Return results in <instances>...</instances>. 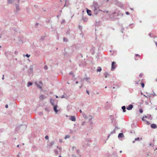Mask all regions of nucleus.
Wrapping results in <instances>:
<instances>
[{
	"label": "nucleus",
	"instance_id": "f257e3e1",
	"mask_svg": "<svg viewBox=\"0 0 157 157\" xmlns=\"http://www.w3.org/2000/svg\"><path fill=\"white\" fill-rule=\"evenodd\" d=\"M91 8L95 14H97L99 11H101L99 9V5L96 2H94L93 3V4Z\"/></svg>",
	"mask_w": 157,
	"mask_h": 157
},
{
	"label": "nucleus",
	"instance_id": "f03ea898",
	"mask_svg": "<svg viewBox=\"0 0 157 157\" xmlns=\"http://www.w3.org/2000/svg\"><path fill=\"white\" fill-rule=\"evenodd\" d=\"M51 103L54 106L53 109L54 110V111L56 113H57L58 112V110L57 109V105H54V103H53L52 102V99H51L50 100Z\"/></svg>",
	"mask_w": 157,
	"mask_h": 157
},
{
	"label": "nucleus",
	"instance_id": "7ed1b4c3",
	"mask_svg": "<svg viewBox=\"0 0 157 157\" xmlns=\"http://www.w3.org/2000/svg\"><path fill=\"white\" fill-rule=\"evenodd\" d=\"M116 67V63L114 61L112 63L111 70L113 71L115 68Z\"/></svg>",
	"mask_w": 157,
	"mask_h": 157
},
{
	"label": "nucleus",
	"instance_id": "20e7f679",
	"mask_svg": "<svg viewBox=\"0 0 157 157\" xmlns=\"http://www.w3.org/2000/svg\"><path fill=\"white\" fill-rule=\"evenodd\" d=\"M38 83H39V84H38L36 82V84L37 85V86L39 88H40V89H42V87L40 86L41 85H42V82H39Z\"/></svg>",
	"mask_w": 157,
	"mask_h": 157
},
{
	"label": "nucleus",
	"instance_id": "39448f33",
	"mask_svg": "<svg viewBox=\"0 0 157 157\" xmlns=\"http://www.w3.org/2000/svg\"><path fill=\"white\" fill-rule=\"evenodd\" d=\"M133 107V105H130L127 107V109L128 110H131L132 109Z\"/></svg>",
	"mask_w": 157,
	"mask_h": 157
},
{
	"label": "nucleus",
	"instance_id": "423d86ee",
	"mask_svg": "<svg viewBox=\"0 0 157 157\" xmlns=\"http://www.w3.org/2000/svg\"><path fill=\"white\" fill-rule=\"evenodd\" d=\"M70 120L73 121H76V118L75 116H71L70 117Z\"/></svg>",
	"mask_w": 157,
	"mask_h": 157
},
{
	"label": "nucleus",
	"instance_id": "0eeeda50",
	"mask_svg": "<svg viewBox=\"0 0 157 157\" xmlns=\"http://www.w3.org/2000/svg\"><path fill=\"white\" fill-rule=\"evenodd\" d=\"M151 128H155L157 127L156 125L155 124H152L151 126Z\"/></svg>",
	"mask_w": 157,
	"mask_h": 157
},
{
	"label": "nucleus",
	"instance_id": "6e6552de",
	"mask_svg": "<svg viewBox=\"0 0 157 157\" xmlns=\"http://www.w3.org/2000/svg\"><path fill=\"white\" fill-rule=\"evenodd\" d=\"M86 11L88 15H89V16L91 15V11L90 10L87 9Z\"/></svg>",
	"mask_w": 157,
	"mask_h": 157
},
{
	"label": "nucleus",
	"instance_id": "1a4fd4ad",
	"mask_svg": "<svg viewBox=\"0 0 157 157\" xmlns=\"http://www.w3.org/2000/svg\"><path fill=\"white\" fill-rule=\"evenodd\" d=\"M45 98V97L43 95H42L40 96V99L41 100H43Z\"/></svg>",
	"mask_w": 157,
	"mask_h": 157
},
{
	"label": "nucleus",
	"instance_id": "9d476101",
	"mask_svg": "<svg viewBox=\"0 0 157 157\" xmlns=\"http://www.w3.org/2000/svg\"><path fill=\"white\" fill-rule=\"evenodd\" d=\"M118 137H123L124 136V135L122 133H120L118 135Z\"/></svg>",
	"mask_w": 157,
	"mask_h": 157
},
{
	"label": "nucleus",
	"instance_id": "9b49d317",
	"mask_svg": "<svg viewBox=\"0 0 157 157\" xmlns=\"http://www.w3.org/2000/svg\"><path fill=\"white\" fill-rule=\"evenodd\" d=\"M122 109H123V112H125L126 111V107L125 106H124L122 107Z\"/></svg>",
	"mask_w": 157,
	"mask_h": 157
},
{
	"label": "nucleus",
	"instance_id": "f8f14e48",
	"mask_svg": "<svg viewBox=\"0 0 157 157\" xmlns=\"http://www.w3.org/2000/svg\"><path fill=\"white\" fill-rule=\"evenodd\" d=\"M101 68L100 67H98V68L97 70V71L98 72L99 71V72H100L101 71Z\"/></svg>",
	"mask_w": 157,
	"mask_h": 157
},
{
	"label": "nucleus",
	"instance_id": "ddd939ff",
	"mask_svg": "<svg viewBox=\"0 0 157 157\" xmlns=\"http://www.w3.org/2000/svg\"><path fill=\"white\" fill-rule=\"evenodd\" d=\"M54 153L56 155H57L58 154V151L57 150H56L54 151Z\"/></svg>",
	"mask_w": 157,
	"mask_h": 157
},
{
	"label": "nucleus",
	"instance_id": "4468645a",
	"mask_svg": "<svg viewBox=\"0 0 157 157\" xmlns=\"http://www.w3.org/2000/svg\"><path fill=\"white\" fill-rule=\"evenodd\" d=\"M147 118V117L146 116H144L142 120L144 121H146V120H145V118Z\"/></svg>",
	"mask_w": 157,
	"mask_h": 157
},
{
	"label": "nucleus",
	"instance_id": "2eb2a0df",
	"mask_svg": "<svg viewBox=\"0 0 157 157\" xmlns=\"http://www.w3.org/2000/svg\"><path fill=\"white\" fill-rule=\"evenodd\" d=\"M32 85V83L31 82H29L28 83V86H31Z\"/></svg>",
	"mask_w": 157,
	"mask_h": 157
},
{
	"label": "nucleus",
	"instance_id": "dca6fc26",
	"mask_svg": "<svg viewBox=\"0 0 157 157\" xmlns=\"http://www.w3.org/2000/svg\"><path fill=\"white\" fill-rule=\"evenodd\" d=\"M70 137V136L69 135H67L65 136V139H66L67 138H69Z\"/></svg>",
	"mask_w": 157,
	"mask_h": 157
},
{
	"label": "nucleus",
	"instance_id": "f3484780",
	"mask_svg": "<svg viewBox=\"0 0 157 157\" xmlns=\"http://www.w3.org/2000/svg\"><path fill=\"white\" fill-rule=\"evenodd\" d=\"M141 86H142V88H144V83H141Z\"/></svg>",
	"mask_w": 157,
	"mask_h": 157
},
{
	"label": "nucleus",
	"instance_id": "a211bd4d",
	"mask_svg": "<svg viewBox=\"0 0 157 157\" xmlns=\"http://www.w3.org/2000/svg\"><path fill=\"white\" fill-rule=\"evenodd\" d=\"M139 112L140 113H142L143 112V110L142 109H140L139 110Z\"/></svg>",
	"mask_w": 157,
	"mask_h": 157
},
{
	"label": "nucleus",
	"instance_id": "6ab92c4d",
	"mask_svg": "<svg viewBox=\"0 0 157 157\" xmlns=\"http://www.w3.org/2000/svg\"><path fill=\"white\" fill-rule=\"evenodd\" d=\"M45 139L46 140H48V136H46L45 137Z\"/></svg>",
	"mask_w": 157,
	"mask_h": 157
},
{
	"label": "nucleus",
	"instance_id": "aec40b11",
	"mask_svg": "<svg viewBox=\"0 0 157 157\" xmlns=\"http://www.w3.org/2000/svg\"><path fill=\"white\" fill-rule=\"evenodd\" d=\"M135 56L136 57V56H138L139 57V58L140 57V56L138 54H136L135 55Z\"/></svg>",
	"mask_w": 157,
	"mask_h": 157
},
{
	"label": "nucleus",
	"instance_id": "412c9836",
	"mask_svg": "<svg viewBox=\"0 0 157 157\" xmlns=\"http://www.w3.org/2000/svg\"><path fill=\"white\" fill-rule=\"evenodd\" d=\"M26 56H27L28 57H29L30 56V55H28V54H27L26 55Z\"/></svg>",
	"mask_w": 157,
	"mask_h": 157
},
{
	"label": "nucleus",
	"instance_id": "4be33fe9",
	"mask_svg": "<svg viewBox=\"0 0 157 157\" xmlns=\"http://www.w3.org/2000/svg\"><path fill=\"white\" fill-rule=\"evenodd\" d=\"M44 68L45 69H48V67L47 66H45L44 67Z\"/></svg>",
	"mask_w": 157,
	"mask_h": 157
},
{
	"label": "nucleus",
	"instance_id": "5701e85b",
	"mask_svg": "<svg viewBox=\"0 0 157 157\" xmlns=\"http://www.w3.org/2000/svg\"><path fill=\"white\" fill-rule=\"evenodd\" d=\"M50 144H51V145L52 146V145H53L54 144V143L53 142H51L50 143Z\"/></svg>",
	"mask_w": 157,
	"mask_h": 157
},
{
	"label": "nucleus",
	"instance_id": "b1692460",
	"mask_svg": "<svg viewBox=\"0 0 157 157\" xmlns=\"http://www.w3.org/2000/svg\"><path fill=\"white\" fill-rule=\"evenodd\" d=\"M8 105H6L5 106V107L6 108H8Z\"/></svg>",
	"mask_w": 157,
	"mask_h": 157
},
{
	"label": "nucleus",
	"instance_id": "393cba45",
	"mask_svg": "<svg viewBox=\"0 0 157 157\" xmlns=\"http://www.w3.org/2000/svg\"><path fill=\"white\" fill-rule=\"evenodd\" d=\"M139 139V138H137L136 139H135V140H138Z\"/></svg>",
	"mask_w": 157,
	"mask_h": 157
},
{
	"label": "nucleus",
	"instance_id": "a878e982",
	"mask_svg": "<svg viewBox=\"0 0 157 157\" xmlns=\"http://www.w3.org/2000/svg\"><path fill=\"white\" fill-rule=\"evenodd\" d=\"M86 92L88 94H89V92L88 90H86Z\"/></svg>",
	"mask_w": 157,
	"mask_h": 157
},
{
	"label": "nucleus",
	"instance_id": "bb28decb",
	"mask_svg": "<svg viewBox=\"0 0 157 157\" xmlns=\"http://www.w3.org/2000/svg\"><path fill=\"white\" fill-rule=\"evenodd\" d=\"M126 13L127 15H128L129 14V13L128 12H126Z\"/></svg>",
	"mask_w": 157,
	"mask_h": 157
},
{
	"label": "nucleus",
	"instance_id": "cd10ccee",
	"mask_svg": "<svg viewBox=\"0 0 157 157\" xmlns=\"http://www.w3.org/2000/svg\"><path fill=\"white\" fill-rule=\"evenodd\" d=\"M8 1L10 3L11 2V1H10V0H8Z\"/></svg>",
	"mask_w": 157,
	"mask_h": 157
},
{
	"label": "nucleus",
	"instance_id": "c85d7f7f",
	"mask_svg": "<svg viewBox=\"0 0 157 157\" xmlns=\"http://www.w3.org/2000/svg\"><path fill=\"white\" fill-rule=\"evenodd\" d=\"M64 97V96H62L61 97V98H63Z\"/></svg>",
	"mask_w": 157,
	"mask_h": 157
},
{
	"label": "nucleus",
	"instance_id": "c756f323",
	"mask_svg": "<svg viewBox=\"0 0 157 157\" xmlns=\"http://www.w3.org/2000/svg\"><path fill=\"white\" fill-rule=\"evenodd\" d=\"M155 44H156V46L157 47V43L156 42H155Z\"/></svg>",
	"mask_w": 157,
	"mask_h": 157
},
{
	"label": "nucleus",
	"instance_id": "7c9ffc66",
	"mask_svg": "<svg viewBox=\"0 0 157 157\" xmlns=\"http://www.w3.org/2000/svg\"><path fill=\"white\" fill-rule=\"evenodd\" d=\"M79 112L81 113H82V111L81 110H80V111H79Z\"/></svg>",
	"mask_w": 157,
	"mask_h": 157
},
{
	"label": "nucleus",
	"instance_id": "2f4dec72",
	"mask_svg": "<svg viewBox=\"0 0 157 157\" xmlns=\"http://www.w3.org/2000/svg\"><path fill=\"white\" fill-rule=\"evenodd\" d=\"M146 122H147V123L148 124H149V122H148V121H146Z\"/></svg>",
	"mask_w": 157,
	"mask_h": 157
},
{
	"label": "nucleus",
	"instance_id": "473e14b6",
	"mask_svg": "<svg viewBox=\"0 0 157 157\" xmlns=\"http://www.w3.org/2000/svg\"><path fill=\"white\" fill-rule=\"evenodd\" d=\"M70 74L71 75H72V74H73V73L72 72H70Z\"/></svg>",
	"mask_w": 157,
	"mask_h": 157
},
{
	"label": "nucleus",
	"instance_id": "72a5a7b5",
	"mask_svg": "<svg viewBox=\"0 0 157 157\" xmlns=\"http://www.w3.org/2000/svg\"><path fill=\"white\" fill-rule=\"evenodd\" d=\"M78 81H76V84H78Z\"/></svg>",
	"mask_w": 157,
	"mask_h": 157
},
{
	"label": "nucleus",
	"instance_id": "f704fd0d",
	"mask_svg": "<svg viewBox=\"0 0 157 157\" xmlns=\"http://www.w3.org/2000/svg\"><path fill=\"white\" fill-rule=\"evenodd\" d=\"M17 147H19V145H18L17 146Z\"/></svg>",
	"mask_w": 157,
	"mask_h": 157
},
{
	"label": "nucleus",
	"instance_id": "c9c22d12",
	"mask_svg": "<svg viewBox=\"0 0 157 157\" xmlns=\"http://www.w3.org/2000/svg\"><path fill=\"white\" fill-rule=\"evenodd\" d=\"M56 98H58V96H56Z\"/></svg>",
	"mask_w": 157,
	"mask_h": 157
},
{
	"label": "nucleus",
	"instance_id": "e433bc0d",
	"mask_svg": "<svg viewBox=\"0 0 157 157\" xmlns=\"http://www.w3.org/2000/svg\"><path fill=\"white\" fill-rule=\"evenodd\" d=\"M135 60H137L138 59H136V58H135Z\"/></svg>",
	"mask_w": 157,
	"mask_h": 157
},
{
	"label": "nucleus",
	"instance_id": "4c0bfd02",
	"mask_svg": "<svg viewBox=\"0 0 157 157\" xmlns=\"http://www.w3.org/2000/svg\"><path fill=\"white\" fill-rule=\"evenodd\" d=\"M155 81H157V79H155Z\"/></svg>",
	"mask_w": 157,
	"mask_h": 157
},
{
	"label": "nucleus",
	"instance_id": "58836bf2",
	"mask_svg": "<svg viewBox=\"0 0 157 157\" xmlns=\"http://www.w3.org/2000/svg\"><path fill=\"white\" fill-rule=\"evenodd\" d=\"M120 153L122 152V151H120Z\"/></svg>",
	"mask_w": 157,
	"mask_h": 157
},
{
	"label": "nucleus",
	"instance_id": "ea45409f",
	"mask_svg": "<svg viewBox=\"0 0 157 157\" xmlns=\"http://www.w3.org/2000/svg\"><path fill=\"white\" fill-rule=\"evenodd\" d=\"M2 79H4V77H3L2 78Z\"/></svg>",
	"mask_w": 157,
	"mask_h": 157
},
{
	"label": "nucleus",
	"instance_id": "a19ab883",
	"mask_svg": "<svg viewBox=\"0 0 157 157\" xmlns=\"http://www.w3.org/2000/svg\"><path fill=\"white\" fill-rule=\"evenodd\" d=\"M59 157H61V156H59Z\"/></svg>",
	"mask_w": 157,
	"mask_h": 157
},
{
	"label": "nucleus",
	"instance_id": "79ce46f5",
	"mask_svg": "<svg viewBox=\"0 0 157 157\" xmlns=\"http://www.w3.org/2000/svg\"><path fill=\"white\" fill-rule=\"evenodd\" d=\"M105 88H107V86H105Z\"/></svg>",
	"mask_w": 157,
	"mask_h": 157
},
{
	"label": "nucleus",
	"instance_id": "37998d69",
	"mask_svg": "<svg viewBox=\"0 0 157 157\" xmlns=\"http://www.w3.org/2000/svg\"><path fill=\"white\" fill-rule=\"evenodd\" d=\"M113 89H114V88H115V87H113Z\"/></svg>",
	"mask_w": 157,
	"mask_h": 157
},
{
	"label": "nucleus",
	"instance_id": "c03bdc74",
	"mask_svg": "<svg viewBox=\"0 0 157 157\" xmlns=\"http://www.w3.org/2000/svg\"><path fill=\"white\" fill-rule=\"evenodd\" d=\"M63 40H64V41H65V40H64V38L63 39Z\"/></svg>",
	"mask_w": 157,
	"mask_h": 157
},
{
	"label": "nucleus",
	"instance_id": "a18cd8bd",
	"mask_svg": "<svg viewBox=\"0 0 157 157\" xmlns=\"http://www.w3.org/2000/svg\"><path fill=\"white\" fill-rule=\"evenodd\" d=\"M105 78H106V77H107V76H105Z\"/></svg>",
	"mask_w": 157,
	"mask_h": 157
},
{
	"label": "nucleus",
	"instance_id": "49530a36",
	"mask_svg": "<svg viewBox=\"0 0 157 157\" xmlns=\"http://www.w3.org/2000/svg\"><path fill=\"white\" fill-rule=\"evenodd\" d=\"M1 46H0V48H1Z\"/></svg>",
	"mask_w": 157,
	"mask_h": 157
},
{
	"label": "nucleus",
	"instance_id": "de8ad7c7",
	"mask_svg": "<svg viewBox=\"0 0 157 157\" xmlns=\"http://www.w3.org/2000/svg\"><path fill=\"white\" fill-rule=\"evenodd\" d=\"M18 2H19V0H18Z\"/></svg>",
	"mask_w": 157,
	"mask_h": 157
}]
</instances>
